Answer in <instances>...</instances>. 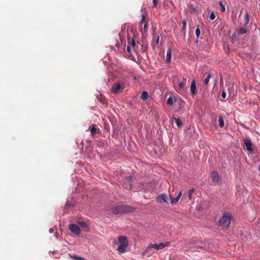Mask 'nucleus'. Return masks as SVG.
<instances>
[{"mask_svg":"<svg viewBox=\"0 0 260 260\" xmlns=\"http://www.w3.org/2000/svg\"><path fill=\"white\" fill-rule=\"evenodd\" d=\"M182 194V190H180L178 196L175 198H172L170 194L166 193H161L159 194L156 199L157 202L159 203H167L169 199L170 200V204L171 205H175L177 204L179 201Z\"/></svg>","mask_w":260,"mask_h":260,"instance_id":"1","label":"nucleus"},{"mask_svg":"<svg viewBox=\"0 0 260 260\" xmlns=\"http://www.w3.org/2000/svg\"><path fill=\"white\" fill-rule=\"evenodd\" d=\"M119 246L117 250L119 253L122 254L126 251V248L128 245V241L126 237L124 236H119L118 238Z\"/></svg>","mask_w":260,"mask_h":260,"instance_id":"2","label":"nucleus"},{"mask_svg":"<svg viewBox=\"0 0 260 260\" xmlns=\"http://www.w3.org/2000/svg\"><path fill=\"white\" fill-rule=\"evenodd\" d=\"M134 209L127 206H116L111 208V211L116 214L133 212Z\"/></svg>","mask_w":260,"mask_h":260,"instance_id":"3","label":"nucleus"},{"mask_svg":"<svg viewBox=\"0 0 260 260\" xmlns=\"http://www.w3.org/2000/svg\"><path fill=\"white\" fill-rule=\"evenodd\" d=\"M232 217V216L230 214L228 213H224L219 220L220 224L223 227H228L231 223Z\"/></svg>","mask_w":260,"mask_h":260,"instance_id":"4","label":"nucleus"},{"mask_svg":"<svg viewBox=\"0 0 260 260\" xmlns=\"http://www.w3.org/2000/svg\"><path fill=\"white\" fill-rule=\"evenodd\" d=\"M127 85L125 82L122 81L121 82H115L112 86V91L114 93H118L121 91Z\"/></svg>","mask_w":260,"mask_h":260,"instance_id":"5","label":"nucleus"},{"mask_svg":"<svg viewBox=\"0 0 260 260\" xmlns=\"http://www.w3.org/2000/svg\"><path fill=\"white\" fill-rule=\"evenodd\" d=\"M142 18L139 25L140 30L142 32L143 31L146 32L148 30V24L146 21L145 15L143 14L141 15Z\"/></svg>","mask_w":260,"mask_h":260,"instance_id":"6","label":"nucleus"},{"mask_svg":"<svg viewBox=\"0 0 260 260\" xmlns=\"http://www.w3.org/2000/svg\"><path fill=\"white\" fill-rule=\"evenodd\" d=\"M168 242H166L164 243H159L157 244H149V247L151 248H154L156 250H160L164 249L165 247L168 245Z\"/></svg>","mask_w":260,"mask_h":260,"instance_id":"7","label":"nucleus"},{"mask_svg":"<svg viewBox=\"0 0 260 260\" xmlns=\"http://www.w3.org/2000/svg\"><path fill=\"white\" fill-rule=\"evenodd\" d=\"M69 230L73 233L79 235L81 233V230L78 225L75 224H71L69 225Z\"/></svg>","mask_w":260,"mask_h":260,"instance_id":"8","label":"nucleus"},{"mask_svg":"<svg viewBox=\"0 0 260 260\" xmlns=\"http://www.w3.org/2000/svg\"><path fill=\"white\" fill-rule=\"evenodd\" d=\"M244 144L246 146V149L250 152L252 151V143L251 142L250 139H245L244 140Z\"/></svg>","mask_w":260,"mask_h":260,"instance_id":"9","label":"nucleus"},{"mask_svg":"<svg viewBox=\"0 0 260 260\" xmlns=\"http://www.w3.org/2000/svg\"><path fill=\"white\" fill-rule=\"evenodd\" d=\"M211 179L214 183H218L220 180V177L216 172H213L211 173Z\"/></svg>","mask_w":260,"mask_h":260,"instance_id":"10","label":"nucleus"},{"mask_svg":"<svg viewBox=\"0 0 260 260\" xmlns=\"http://www.w3.org/2000/svg\"><path fill=\"white\" fill-rule=\"evenodd\" d=\"M218 31L221 32H225L228 31V27L224 23H220L217 27Z\"/></svg>","mask_w":260,"mask_h":260,"instance_id":"11","label":"nucleus"},{"mask_svg":"<svg viewBox=\"0 0 260 260\" xmlns=\"http://www.w3.org/2000/svg\"><path fill=\"white\" fill-rule=\"evenodd\" d=\"M172 56V50L171 48H168L167 51L166 59V61L167 63H169L171 60Z\"/></svg>","mask_w":260,"mask_h":260,"instance_id":"12","label":"nucleus"},{"mask_svg":"<svg viewBox=\"0 0 260 260\" xmlns=\"http://www.w3.org/2000/svg\"><path fill=\"white\" fill-rule=\"evenodd\" d=\"M196 91V83L195 80H193L190 86V92L192 95H194Z\"/></svg>","mask_w":260,"mask_h":260,"instance_id":"13","label":"nucleus"},{"mask_svg":"<svg viewBox=\"0 0 260 260\" xmlns=\"http://www.w3.org/2000/svg\"><path fill=\"white\" fill-rule=\"evenodd\" d=\"M128 45H129L132 48L135 46L136 42L134 37L132 38H131V37L128 38Z\"/></svg>","mask_w":260,"mask_h":260,"instance_id":"14","label":"nucleus"},{"mask_svg":"<svg viewBox=\"0 0 260 260\" xmlns=\"http://www.w3.org/2000/svg\"><path fill=\"white\" fill-rule=\"evenodd\" d=\"M126 27H127V32H133L134 28L133 26L130 25L129 24H125L124 27H122V29L123 30L124 28H125Z\"/></svg>","mask_w":260,"mask_h":260,"instance_id":"15","label":"nucleus"},{"mask_svg":"<svg viewBox=\"0 0 260 260\" xmlns=\"http://www.w3.org/2000/svg\"><path fill=\"white\" fill-rule=\"evenodd\" d=\"M249 15L248 13L245 14L243 16V23L244 25L247 24L249 22Z\"/></svg>","mask_w":260,"mask_h":260,"instance_id":"16","label":"nucleus"},{"mask_svg":"<svg viewBox=\"0 0 260 260\" xmlns=\"http://www.w3.org/2000/svg\"><path fill=\"white\" fill-rule=\"evenodd\" d=\"M194 189L193 188H191L190 189H189L188 190V199L189 200H191L192 198V195H193V193L194 192Z\"/></svg>","mask_w":260,"mask_h":260,"instance_id":"17","label":"nucleus"},{"mask_svg":"<svg viewBox=\"0 0 260 260\" xmlns=\"http://www.w3.org/2000/svg\"><path fill=\"white\" fill-rule=\"evenodd\" d=\"M148 97V93H147V92L143 91L141 95V98L143 100L145 101L147 99Z\"/></svg>","mask_w":260,"mask_h":260,"instance_id":"18","label":"nucleus"},{"mask_svg":"<svg viewBox=\"0 0 260 260\" xmlns=\"http://www.w3.org/2000/svg\"><path fill=\"white\" fill-rule=\"evenodd\" d=\"M219 125L220 127H223L224 126V120L221 116H219L218 118Z\"/></svg>","mask_w":260,"mask_h":260,"instance_id":"19","label":"nucleus"},{"mask_svg":"<svg viewBox=\"0 0 260 260\" xmlns=\"http://www.w3.org/2000/svg\"><path fill=\"white\" fill-rule=\"evenodd\" d=\"M167 104L170 105V106H172L173 105L174 103V99L172 97H169L168 100H167Z\"/></svg>","mask_w":260,"mask_h":260,"instance_id":"20","label":"nucleus"},{"mask_svg":"<svg viewBox=\"0 0 260 260\" xmlns=\"http://www.w3.org/2000/svg\"><path fill=\"white\" fill-rule=\"evenodd\" d=\"M70 256L72 258L75 259V260H86L83 257L78 256L76 255H70Z\"/></svg>","mask_w":260,"mask_h":260,"instance_id":"21","label":"nucleus"},{"mask_svg":"<svg viewBox=\"0 0 260 260\" xmlns=\"http://www.w3.org/2000/svg\"><path fill=\"white\" fill-rule=\"evenodd\" d=\"M173 119L178 127H180L182 125V122L179 118L174 117Z\"/></svg>","mask_w":260,"mask_h":260,"instance_id":"22","label":"nucleus"},{"mask_svg":"<svg viewBox=\"0 0 260 260\" xmlns=\"http://www.w3.org/2000/svg\"><path fill=\"white\" fill-rule=\"evenodd\" d=\"M211 78V73H209L207 75V77L206 78V79L204 80V83L205 85H207L208 84Z\"/></svg>","mask_w":260,"mask_h":260,"instance_id":"23","label":"nucleus"},{"mask_svg":"<svg viewBox=\"0 0 260 260\" xmlns=\"http://www.w3.org/2000/svg\"><path fill=\"white\" fill-rule=\"evenodd\" d=\"M79 224L82 226V227H87V222L85 221H79L78 222Z\"/></svg>","mask_w":260,"mask_h":260,"instance_id":"24","label":"nucleus"},{"mask_svg":"<svg viewBox=\"0 0 260 260\" xmlns=\"http://www.w3.org/2000/svg\"><path fill=\"white\" fill-rule=\"evenodd\" d=\"M151 249V247H149V245L148 246V247H147V248L146 249H145L143 252H142V255H145V254H146V253Z\"/></svg>","mask_w":260,"mask_h":260,"instance_id":"25","label":"nucleus"},{"mask_svg":"<svg viewBox=\"0 0 260 260\" xmlns=\"http://www.w3.org/2000/svg\"><path fill=\"white\" fill-rule=\"evenodd\" d=\"M96 131V128L94 126H92L90 129V133L92 135H93L95 134Z\"/></svg>","mask_w":260,"mask_h":260,"instance_id":"26","label":"nucleus"},{"mask_svg":"<svg viewBox=\"0 0 260 260\" xmlns=\"http://www.w3.org/2000/svg\"><path fill=\"white\" fill-rule=\"evenodd\" d=\"M209 18L211 20H213L215 18V14L213 12H212L209 16Z\"/></svg>","mask_w":260,"mask_h":260,"instance_id":"27","label":"nucleus"},{"mask_svg":"<svg viewBox=\"0 0 260 260\" xmlns=\"http://www.w3.org/2000/svg\"><path fill=\"white\" fill-rule=\"evenodd\" d=\"M219 5L220 6L221 8V11L222 12H224V11H225V7H224V5L223 4V3H222V2H219Z\"/></svg>","mask_w":260,"mask_h":260,"instance_id":"28","label":"nucleus"},{"mask_svg":"<svg viewBox=\"0 0 260 260\" xmlns=\"http://www.w3.org/2000/svg\"><path fill=\"white\" fill-rule=\"evenodd\" d=\"M178 85L180 89H183L184 87V84L182 82H180L178 83Z\"/></svg>","mask_w":260,"mask_h":260,"instance_id":"29","label":"nucleus"},{"mask_svg":"<svg viewBox=\"0 0 260 260\" xmlns=\"http://www.w3.org/2000/svg\"><path fill=\"white\" fill-rule=\"evenodd\" d=\"M247 32V30L245 28L241 27L239 29V30L238 32Z\"/></svg>","mask_w":260,"mask_h":260,"instance_id":"30","label":"nucleus"},{"mask_svg":"<svg viewBox=\"0 0 260 260\" xmlns=\"http://www.w3.org/2000/svg\"><path fill=\"white\" fill-rule=\"evenodd\" d=\"M221 97L223 98V99H225L226 97V92H225V91H223L221 93Z\"/></svg>","mask_w":260,"mask_h":260,"instance_id":"31","label":"nucleus"},{"mask_svg":"<svg viewBox=\"0 0 260 260\" xmlns=\"http://www.w3.org/2000/svg\"><path fill=\"white\" fill-rule=\"evenodd\" d=\"M182 24H183L182 29L184 30V28L186 27V21H185V20H183L182 21Z\"/></svg>","mask_w":260,"mask_h":260,"instance_id":"32","label":"nucleus"},{"mask_svg":"<svg viewBox=\"0 0 260 260\" xmlns=\"http://www.w3.org/2000/svg\"><path fill=\"white\" fill-rule=\"evenodd\" d=\"M232 40L234 41L237 39V36L235 34H233V35L231 37Z\"/></svg>","mask_w":260,"mask_h":260,"instance_id":"33","label":"nucleus"},{"mask_svg":"<svg viewBox=\"0 0 260 260\" xmlns=\"http://www.w3.org/2000/svg\"><path fill=\"white\" fill-rule=\"evenodd\" d=\"M158 0H153V7H155L158 3Z\"/></svg>","mask_w":260,"mask_h":260,"instance_id":"34","label":"nucleus"},{"mask_svg":"<svg viewBox=\"0 0 260 260\" xmlns=\"http://www.w3.org/2000/svg\"><path fill=\"white\" fill-rule=\"evenodd\" d=\"M132 47L131 46H129V45H128L127 46V48H126V50L127 51L129 52V53H131V48Z\"/></svg>","mask_w":260,"mask_h":260,"instance_id":"35","label":"nucleus"},{"mask_svg":"<svg viewBox=\"0 0 260 260\" xmlns=\"http://www.w3.org/2000/svg\"><path fill=\"white\" fill-rule=\"evenodd\" d=\"M159 42V36H157V38L155 39V42L156 45H158Z\"/></svg>","mask_w":260,"mask_h":260,"instance_id":"36","label":"nucleus"},{"mask_svg":"<svg viewBox=\"0 0 260 260\" xmlns=\"http://www.w3.org/2000/svg\"><path fill=\"white\" fill-rule=\"evenodd\" d=\"M234 91V86H232V87H231V89H230V94L231 93V92L232 91Z\"/></svg>","mask_w":260,"mask_h":260,"instance_id":"37","label":"nucleus"},{"mask_svg":"<svg viewBox=\"0 0 260 260\" xmlns=\"http://www.w3.org/2000/svg\"><path fill=\"white\" fill-rule=\"evenodd\" d=\"M195 32H200V29L199 28H197Z\"/></svg>","mask_w":260,"mask_h":260,"instance_id":"38","label":"nucleus"},{"mask_svg":"<svg viewBox=\"0 0 260 260\" xmlns=\"http://www.w3.org/2000/svg\"><path fill=\"white\" fill-rule=\"evenodd\" d=\"M49 231V232L50 233H52L53 232V229H50Z\"/></svg>","mask_w":260,"mask_h":260,"instance_id":"39","label":"nucleus"},{"mask_svg":"<svg viewBox=\"0 0 260 260\" xmlns=\"http://www.w3.org/2000/svg\"><path fill=\"white\" fill-rule=\"evenodd\" d=\"M197 38H198L200 35V34H196Z\"/></svg>","mask_w":260,"mask_h":260,"instance_id":"40","label":"nucleus"},{"mask_svg":"<svg viewBox=\"0 0 260 260\" xmlns=\"http://www.w3.org/2000/svg\"><path fill=\"white\" fill-rule=\"evenodd\" d=\"M258 170L260 171V164H259V167H258Z\"/></svg>","mask_w":260,"mask_h":260,"instance_id":"41","label":"nucleus"}]
</instances>
